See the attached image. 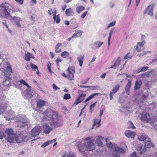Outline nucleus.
<instances>
[{"mask_svg":"<svg viewBox=\"0 0 157 157\" xmlns=\"http://www.w3.org/2000/svg\"><path fill=\"white\" fill-rule=\"evenodd\" d=\"M42 113L44 115V119L49 121L51 126L57 127L62 125L63 121L61 118L55 111L48 109Z\"/></svg>","mask_w":157,"mask_h":157,"instance_id":"1","label":"nucleus"},{"mask_svg":"<svg viewBox=\"0 0 157 157\" xmlns=\"http://www.w3.org/2000/svg\"><path fill=\"white\" fill-rule=\"evenodd\" d=\"M15 11L13 7L8 3L5 2L0 5V15L6 18L11 16L10 13Z\"/></svg>","mask_w":157,"mask_h":157,"instance_id":"2","label":"nucleus"},{"mask_svg":"<svg viewBox=\"0 0 157 157\" xmlns=\"http://www.w3.org/2000/svg\"><path fill=\"white\" fill-rule=\"evenodd\" d=\"M14 119L15 121L20 122L17 126L18 127L22 128L28 126L27 123L29 122V121L25 116L18 115L17 117H14Z\"/></svg>","mask_w":157,"mask_h":157,"instance_id":"3","label":"nucleus"},{"mask_svg":"<svg viewBox=\"0 0 157 157\" xmlns=\"http://www.w3.org/2000/svg\"><path fill=\"white\" fill-rule=\"evenodd\" d=\"M113 151L112 157H120V154H124L125 151L122 148L114 146L113 147Z\"/></svg>","mask_w":157,"mask_h":157,"instance_id":"4","label":"nucleus"},{"mask_svg":"<svg viewBox=\"0 0 157 157\" xmlns=\"http://www.w3.org/2000/svg\"><path fill=\"white\" fill-rule=\"evenodd\" d=\"M34 94V92L31 87L26 89L24 92V95L27 99L32 98Z\"/></svg>","mask_w":157,"mask_h":157,"instance_id":"5","label":"nucleus"},{"mask_svg":"<svg viewBox=\"0 0 157 157\" xmlns=\"http://www.w3.org/2000/svg\"><path fill=\"white\" fill-rule=\"evenodd\" d=\"M155 6L154 4H152L149 6L147 9L144 10V14H145L146 13H147L148 15L152 16L153 15L154 7Z\"/></svg>","mask_w":157,"mask_h":157,"instance_id":"6","label":"nucleus"},{"mask_svg":"<svg viewBox=\"0 0 157 157\" xmlns=\"http://www.w3.org/2000/svg\"><path fill=\"white\" fill-rule=\"evenodd\" d=\"M67 71L68 73L67 78L71 80H72L74 78V73H75V69L73 67H69Z\"/></svg>","mask_w":157,"mask_h":157,"instance_id":"7","label":"nucleus"},{"mask_svg":"<svg viewBox=\"0 0 157 157\" xmlns=\"http://www.w3.org/2000/svg\"><path fill=\"white\" fill-rule=\"evenodd\" d=\"M41 129L39 127H35L31 131V135L32 136L35 137L38 136L40 131Z\"/></svg>","mask_w":157,"mask_h":157,"instance_id":"8","label":"nucleus"},{"mask_svg":"<svg viewBox=\"0 0 157 157\" xmlns=\"http://www.w3.org/2000/svg\"><path fill=\"white\" fill-rule=\"evenodd\" d=\"M45 101L41 100H39L37 101V106L36 108V110L38 111L41 112V110H40V109H43V106L45 105Z\"/></svg>","mask_w":157,"mask_h":157,"instance_id":"9","label":"nucleus"},{"mask_svg":"<svg viewBox=\"0 0 157 157\" xmlns=\"http://www.w3.org/2000/svg\"><path fill=\"white\" fill-rule=\"evenodd\" d=\"M84 146L86 149L88 151L92 150H93L95 147L94 144L91 142L87 141L86 143H85Z\"/></svg>","mask_w":157,"mask_h":157,"instance_id":"10","label":"nucleus"},{"mask_svg":"<svg viewBox=\"0 0 157 157\" xmlns=\"http://www.w3.org/2000/svg\"><path fill=\"white\" fill-rule=\"evenodd\" d=\"M120 86L119 84H117L113 88L112 90L110 91L109 94L110 100H111L113 99V95L114 94L119 90Z\"/></svg>","mask_w":157,"mask_h":157,"instance_id":"11","label":"nucleus"},{"mask_svg":"<svg viewBox=\"0 0 157 157\" xmlns=\"http://www.w3.org/2000/svg\"><path fill=\"white\" fill-rule=\"evenodd\" d=\"M6 140L7 142L10 143H14L16 142L17 140L16 139V135H11L6 136Z\"/></svg>","mask_w":157,"mask_h":157,"instance_id":"12","label":"nucleus"},{"mask_svg":"<svg viewBox=\"0 0 157 157\" xmlns=\"http://www.w3.org/2000/svg\"><path fill=\"white\" fill-rule=\"evenodd\" d=\"M86 96V94H79V96L76 100L74 104L77 105L81 102L84 100Z\"/></svg>","mask_w":157,"mask_h":157,"instance_id":"13","label":"nucleus"},{"mask_svg":"<svg viewBox=\"0 0 157 157\" xmlns=\"http://www.w3.org/2000/svg\"><path fill=\"white\" fill-rule=\"evenodd\" d=\"M141 119L142 121L148 122L150 121L151 117L149 113H146L145 114H143Z\"/></svg>","mask_w":157,"mask_h":157,"instance_id":"14","label":"nucleus"},{"mask_svg":"<svg viewBox=\"0 0 157 157\" xmlns=\"http://www.w3.org/2000/svg\"><path fill=\"white\" fill-rule=\"evenodd\" d=\"M143 145H138L137 147V150L139 151V153L140 155L144 153L147 150V149L144 147L143 148Z\"/></svg>","mask_w":157,"mask_h":157,"instance_id":"15","label":"nucleus"},{"mask_svg":"<svg viewBox=\"0 0 157 157\" xmlns=\"http://www.w3.org/2000/svg\"><path fill=\"white\" fill-rule=\"evenodd\" d=\"M44 131L46 134H49L53 129V128L50 127L48 124H45L43 126Z\"/></svg>","mask_w":157,"mask_h":157,"instance_id":"16","label":"nucleus"},{"mask_svg":"<svg viewBox=\"0 0 157 157\" xmlns=\"http://www.w3.org/2000/svg\"><path fill=\"white\" fill-rule=\"evenodd\" d=\"M138 139L140 141L146 142V140H150V139L144 133H142L141 136L138 137Z\"/></svg>","mask_w":157,"mask_h":157,"instance_id":"17","label":"nucleus"},{"mask_svg":"<svg viewBox=\"0 0 157 157\" xmlns=\"http://www.w3.org/2000/svg\"><path fill=\"white\" fill-rule=\"evenodd\" d=\"M101 119H95L94 120V124L93 125V128L97 129L101 125Z\"/></svg>","mask_w":157,"mask_h":157,"instance_id":"18","label":"nucleus"},{"mask_svg":"<svg viewBox=\"0 0 157 157\" xmlns=\"http://www.w3.org/2000/svg\"><path fill=\"white\" fill-rule=\"evenodd\" d=\"M125 133L126 136L128 138H133L135 135V133L134 132L129 130L126 131Z\"/></svg>","mask_w":157,"mask_h":157,"instance_id":"19","label":"nucleus"},{"mask_svg":"<svg viewBox=\"0 0 157 157\" xmlns=\"http://www.w3.org/2000/svg\"><path fill=\"white\" fill-rule=\"evenodd\" d=\"M142 84V81L140 79H138L136 82L134 87V90H138Z\"/></svg>","mask_w":157,"mask_h":157,"instance_id":"20","label":"nucleus"},{"mask_svg":"<svg viewBox=\"0 0 157 157\" xmlns=\"http://www.w3.org/2000/svg\"><path fill=\"white\" fill-rule=\"evenodd\" d=\"M146 141L147 142L145 144L144 146L146 149L147 148H150L154 147V145L151 142V140L150 139V140H146Z\"/></svg>","mask_w":157,"mask_h":157,"instance_id":"21","label":"nucleus"},{"mask_svg":"<svg viewBox=\"0 0 157 157\" xmlns=\"http://www.w3.org/2000/svg\"><path fill=\"white\" fill-rule=\"evenodd\" d=\"M121 59L119 57H118L117 60L115 62L113 66H111L109 68H113L115 69L118 67L120 65V63L121 62Z\"/></svg>","mask_w":157,"mask_h":157,"instance_id":"22","label":"nucleus"},{"mask_svg":"<svg viewBox=\"0 0 157 157\" xmlns=\"http://www.w3.org/2000/svg\"><path fill=\"white\" fill-rule=\"evenodd\" d=\"M65 13L68 16H73L74 14V12L73 10L71 7H70L66 9Z\"/></svg>","mask_w":157,"mask_h":157,"instance_id":"23","label":"nucleus"},{"mask_svg":"<svg viewBox=\"0 0 157 157\" xmlns=\"http://www.w3.org/2000/svg\"><path fill=\"white\" fill-rule=\"evenodd\" d=\"M10 80V78H5V80L3 82V85L5 86L9 87L11 86Z\"/></svg>","mask_w":157,"mask_h":157,"instance_id":"24","label":"nucleus"},{"mask_svg":"<svg viewBox=\"0 0 157 157\" xmlns=\"http://www.w3.org/2000/svg\"><path fill=\"white\" fill-rule=\"evenodd\" d=\"M83 31L81 30L75 31V33L72 36V38L77 37L81 36L82 35Z\"/></svg>","mask_w":157,"mask_h":157,"instance_id":"25","label":"nucleus"},{"mask_svg":"<svg viewBox=\"0 0 157 157\" xmlns=\"http://www.w3.org/2000/svg\"><path fill=\"white\" fill-rule=\"evenodd\" d=\"M84 56V55H81L77 57V59L79 63V66L80 67H82L83 63V59Z\"/></svg>","mask_w":157,"mask_h":157,"instance_id":"26","label":"nucleus"},{"mask_svg":"<svg viewBox=\"0 0 157 157\" xmlns=\"http://www.w3.org/2000/svg\"><path fill=\"white\" fill-rule=\"evenodd\" d=\"M5 133L7 134V136H11V135H16L13 133V131L12 128H7L6 129Z\"/></svg>","mask_w":157,"mask_h":157,"instance_id":"27","label":"nucleus"},{"mask_svg":"<svg viewBox=\"0 0 157 157\" xmlns=\"http://www.w3.org/2000/svg\"><path fill=\"white\" fill-rule=\"evenodd\" d=\"M153 70H152L150 71L146 72L141 75V76L144 77H149L151 75L153 74Z\"/></svg>","mask_w":157,"mask_h":157,"instance_id":"28","label":"nucleus"},{"mask_svg":"<svg viewBox=\"0 0 157 157\" xmlns=\"http://www.w3.org/2000/svg\"><path fill=\"white\" fill-rule=\"evenodd\" d=\"M85 9L84 7L82 6H78L76 8V12L79 14L81 11Z\"/></svg>","mask_w":157,"mask_h":157,"instance_id":"29","label":"nucleus"},{"mask_svg":"<svg viewBox=\"0 0 157 157\" xmlns=\"http://www.w3.org/2000/svg\"><path fill=\"white\" fill-rule=\"evenodd\" d=\"M101 138V136H98L96 139L95 143L98 146H102V143L100 140V138Z\"/></svg>","mask_w":157,"mask_h":157,"instance_id":"30","label":"nucleus"},{"mask_svg":"<svg viewBox=\"0 0 157 157\" xmlns=\"http://www.w3.org/2000/svg\"><path fill=\"white\" fill-rule=\"evenodd\" d=\"M80 87L82 88H88L89 90H94L97 89V86H82L80 85Z\"/></svg>","mask_w":157,"mask_h":157,"instance_id":"31","label":"nucleus"},{"mask_svg":"<svg viewBox=\"0 0 157 157\" xmlns=\"http://www.w3.org/2000/svg\"><path fill=\"white\" fill-rule=\"evenodd\" d=\"M16 142L17 143H20L23 141L24 139L21 137L20 135H16Z\"/></svg>","mask_w":157,"mask_h":157,"instance_id":"32","label":"nucleus"},{"mask_svg":"<svg viewBox=\"0 0 157 157\" xmlns=\"http://www.w3.org/2000/svg\"><path fill=\"white\" fill-rule=\"evenodd\" d=\"M82 143L80 141L77 142L75 144V146L76 148L79 151H82Z\"/></svg>","mask_w":157,"mask_h":157,"instance_id":"33","label":"nucleus"},{"mask_svg":"<svg viewBox=\"0 0 157 157\" xmlns=\"http://www.w3.org/2000/svg\"><path fill=\"white\" fill-rule=\"evenodd\" d=\"M12 13H10V15H11V14ZM10 17H11V20L12 21H13L15 22L16 23V22H19L21 21V18L19 17H11L10 16Z\"/></svg>","mask_w":157,"mask_h":157,"instance_id":"34","label":"nucleus"},{"mask_svg":"<svg viewBox=\"0 0 157 157\" xmlns=\"http://www.w3.org/2000/svg\"><path fill=\"white\" fill-rule=\"evenodd\" d=\"M12 114L10 112H8L7 113V115L5 116V117L7 120L9 121L11 119H13V117H12ZM13 119H14V118Z\"/></svg>","mask_w":157,"mask_h":157,"instance_id":"35","label":"nucleus"},{"mask_svg":"<svg viewBox=\"0 0 157 157\" xmlns=\"http://www.w3.org/2000/svg\"><path fill=\"white\" fill-rule=\"evenodd\" d=\"M62 44L61 43H58L55 46V51L56 53H58L61 52V50L59 49V47Z\"/></svg>","mask_w":157,"mask_h":157,"instance_id":"36","label":"nucleus"},{"mask_svg":"<svg viewBox=\"0 0 157 157\" xmlns=\"http://www.w3.org/2000/svg\"><path fill=\"white\" fill-rule=\"evenodd\" d=\"M31 67L34 70H35L37 74H38L39 72V71L38 68L36 65H34V64L32 63H30Z\"/></svg>","mask_w":157,"mask_h":157,"instance_id":"37","label":"nucleus"},{"mask_svg":"<svg viewBox=\"0 0 157 157\" xmlns=\"http://www.w3.org/2000/svg\"><path fill=\"white\" fill-rule=\"evenodd\" d=\"M70 55V53L66 51H64L61 53V56L63 58H66Z\"/></svg>","mask_w":157,"mask_h":157,"instance_id":"38","label":"nucleus"},{"mask_svg":"<svg viewBox=\"0 0 157 157\" xmlns=\"http://www.w3.org/2000/svg\"><path fill=\"white\" fill-rule=\"evenodd\" d=\"M103 42H100L97 41L94 43V44L98 48L103 44Z\"/></svg>","mask_w":157,"mask_h":157,"instance_id":"39","label":"nucleus"},{"mask_svg":"<svg viewBox=\"0 0 157 157\" xmlns=\"http://www.w3.org/2000/svg\"><path fill=\"white\" fill-rule=\"evenodd\" d=\"M7 108V106L2 105L0 106V114H2L5 109Z\"/></svg>","mask_w":157,"mask_h":157,"instance_id":"40","label":"nucleus"},{"mask_svg":"<svg viewBox=\"0 0 157 157\" xmlns=\"http://www.w3.org/2000/svg\"><path fill=\"white\" fill-rule=\"evenodd\" d=\"M151 52L150 51H144L142 53H140V54L137 55V56H138V57H140L141 56H142L146 54L147 53H151Z\"/></svg>","mask_w":157,"mask_h":157,"instance_id":"41","label":"nucleus"},{"mask_svg":"<svg viewBox=\"0 0 157 157\" xmlns=\"http://www.w3.org/2000/svg\"><path fill=\"white\" fill-rule=\"evenodd\" d=\"M29 54H30V53H25L24 56V59L27 61H29L30 60Z\"/></svg>","mask_w":157,"mask_h":157,"instance_id":"42","label":"nucleus"},{"mask_svg":"<svg viewBox=\"0 0 157 157\" xmlns=\"http://www.w3.org/2000/svg\"><path fill=\"white\" fill-rule=\"evenodd\" d=\"M128 127L130 128H135V127L131 121H129L128 123Z\"/></svg>","mask_w":157,"mask_h":157,"instance_id":"43","label":"nucleus"},{"mask_svg":"<svg viewBox=\"0 0 157 157\" xmlns=\"http://www.w3.org/2000/svg\"><path fill=\"white\" fill-rule=\"evenodd\" d=\"M11 73V72H10L6 71V72H4V75L6 77L5 78H10V76L11 75L10 73Z\"/></svg>","mask_w":157,"mask_h":157,"instance_id":"44","label":"nucleus"},{"mask_svg":"<svg viewBox=\"0 0 157 157\" xmlns=\"http://www.w3.org/2000/svg\"><path fill=\"white\" fill-rule=\"evenodd\" d=\"M145 43V40H143L142 42L138 43L137 46L139 47L143 46Z\"/></svg>","mask_w":157,"mask_h":157,"instance_id":"45","label":"nucleus"},{"mask_svg":"<svg viewBox=\"0 0 157 157\" xmlns=\"http://www.w3.org/2000/svg\"><path fill=\"white\" fill-rule=\"evenodd\" d=\"M71 98V95L69 94H64L63 98L65 100L69 99Z\"/></svg>","mask_w":157,"mask_h":157,"instance_id":"46","label":"nucleus"},{"mask_svg":"<svg viewBox=\"0 0 157 157\" xmlns=\"http://www.w3.org/2000/svg\"><path fill=\"white\" fill-rule=\"evenodd\" d=\"M146 97H147L145 95H141L140 98H141V99H140L139 101L140 102H143V101L146 98Z\"/></svg>","mask_w":157,"mask_h":157,"instance_id":"47","label":"nucleus"},{"mask_svg":"<svg viewBox=\"0 0 157 157\" xmlns=\"http://www.w3.org/2000/svg\"><path fill=\"white\" fill-rule=\"evenodd\" d=\"M141 71L142 72L145 71H146L148 68V67L147 66H146L144 67H141Z\"/></svg>","mask_w":157,"mask_h":157,"instance_id":"48","label":"nucleus"},{"mask_svg":"<svg viewBox=\"0 0 157 157\" xmlns=\"http://www.w3.org/2000/svg\"><path fill=\"white\" fill-rule=\"evenodd\" d=\"M6 71H8V72H12L11 67H10V66H9L8 65L7 66V67L6 68Z\"/></svg>","mask_w":157,"mask_h":157,"instance_id":"49","label":"nucleus"},{"mask_svg":"<svg viewBox=\"0 0 157 157\" xmlns=\"http://www.w3.org/2000/svg\"><path fill=\"white\" fill-rule=\"evenodd\" d=\"M67 157H75V155L73 153L70 152L67 155Z\"/></svg>","mask_w":157,"mask_h":157,"instance_id":"50","label":"nucleus"},{"mask_svg":"<svg viewBox=\"0 0 157 157\" xmlns=\"http://www.w3.org/2000/svg\"><path fill=\"white\" fill-rule=\"evenodd\" d=\"M97 102V101H96L94 103H93V104L90 105V112H91L92 108H94L95 106V104Z\"/></svg>","mask_w":157,"mask_h":157,"instance_id":"51","label":"nucleus"},{"mask_svg":"<svg viewBox=\"0 0 157 157\" xmlns=\"http://www.w3.org/2000/svg\"><path fill=\"white\" fill-rule=\"evenodd\" d=\"M131 85V82H129L126 84V86L125 88L130 89Z\"/></svg>","mask_w":157,"mask_h":157,"instance_id":"52","label":"nucleus"},{"mask_svg":"<svg viewBox=\"0 0 157 157\" xmlns=\"http://www.w3.org/2000/svg\"><path fill=\"white\" fill-rule=\"evenodd\" d=\"M5 136L3 132L0 131V139H2Z\"/></svg>","mask_w":157,"mask_h":157,"instance_id":"53","label":"nucleus"},{"mask_svg":"<svg viewBox=\"0 0 157 157\" xmlns=\"http://www.w3.org/2000/svg\"><path fill=\"white\" fill-rule=\"evenodd\" d=\"M48 145H49V142L48 141L42 144L41 147L44 148Z\"/></svg>","mask_w":157,"mask_h":157,"instance_id":"54","label":"nucleus"},{"mask_svg":"<svg viewBox=\"0 0 157 157\" xmlns=\"http://www.w3.org/2000/svg\"><path fill=\"white\" fill-rule=\"evenodd\" d=\"M113 32V30H111L110 31V32H109V36L108 39V40H109V41H110V39H111Z\"/></svg>","mask_w":157,"mask_h":157,"instance_id":"55","label":"nucleus"},{"mask_svg":"<svg viewBox=\"0 0 157 157\" xmlns=\"http://www.w3.org/2000/svg\"><path fill=\"white\" fill-rule=\"evenodd\" d=\"M99 94H99V93H94V94H92V95H90V97L91 98V99L93 98H94L96 96V95L98 96Z\"/></svg>","mask_w":157,"mask_h":157,"instance_id":"56","label":"nucleus"},{"mask_svg":"<svg viewBox=\"0 0 157 157\" xmlns=\"http://www.w3.org/2000/svg\"><path fill=\"white\" fill-rule=\"evenodd\" d=\"M53 18L54 20H56V11L55 10L54 12H52Z\"/></svg>","mask_w":157,"mask_h":157,"instance_id":"57","label":"nucleus"},{"mask_svg":"<svg viewBox=\"0 0 157 157\" xmlns=\"http://www.w3.org/2000/svg\"><path fill=\"white\" fill-rule=\"evenodd\" d=\"M51 63H49L47 65L48 68L49 70V72L50 73H52V71L51 70Z\"/></svg>","mask_w":157,"mask_h":157,"instance_id":"58","label":"nucleus"},{"mask_svg":"<svg viewBox=\"0 0 157 157\" xmlns=\"http://www.w3.org/2000/svg\"><path fill=\"white\" fill-rule=\"evenodd\" d=\"M52 86L53 88L55 90H59L60 88L57 86L55 84H53L52 85Z\"/></svg>","mask_w":157,"mask_h":157,"instance_id":"59","label":"nucleus"},{"mask_svg":"<svg viewBox=\"0 0 157 157\" xmlns=\"http://www.w3.org/2000/svg\"><path fill=\"white\" fill-rule=\"evenodd\" d=\"M115 24V21L109 23L108 27H110L114 26Z\"/></svg>","mask_w":157,"mask_h":157,"instance_id":"60","label":"nucleus"},{"mask_svg":"<svg viewBox=\"0 0 157 157\" xmlns=\"http://www.w3.org/2000/svg\"><path fill=\"white\" fill-rule=\"evenodd\" d=\"M88 12V11H86L84 13H82L81 15V17L82 18H84L85 16H86V15L87 13Z\"/></svg>","mask_w":157,"mask_h":157,"instance_id":"61","label":"nucleus"},{"mask_svg":"<svg viewBox=\"0 0 157 157\" xmlns=\"http://www.w3.org/2000/svg\"><path fill=\"white\" fill-rule=\"evenodd\" d=\"M136 153L135 152H134L131 155V157H139L138 156H136Z\"/></svg>","mask_w":157,"mask_h":157,"instance_id":"62","label":"nucleus"},{"mask_svg":"<svg viewBox=\"0 0 157 157\" xmlns=\"http://www.w3.org/2000/svg\"><path fill=\"white\" fill-rule=\"evenodd\" d=\"M125 90L126 92V94L127 95H129V91H130V89L125 88Z\"/></svg>","mask_w":157,"mask_h":157,"instance_id":"63","label":"nucleus"},{"mask_svg":"<svg viewBox=\"0 0 157 157\" xmlns=\"http://www.w3.org/2000/svg\"><path fill=\"white\" fill-rule=\"evenodd\" d=\"M54 20L56 21V23L58 24L59 23L60 20L59 18H57L56 17V20Z\"/></svg>","mask_w":157,"mask_h":157,"instance_id":"64","label":"nucleus"}]
</instances>
